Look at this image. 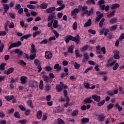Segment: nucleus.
<instances>
[{"label":"nucleus","mask_w":124,"mask_h":124,"mask_svg":"<svg viewBox=\"0 0 124 124\" xmlns=\"http://www.w3.org/2000/svg\"><path fill=\"white\" fill-rule=\"evenodd\" d=\"M70 40L79 43L80 42V37H79V35H77V37H74L71 35L67 36L65 39V42L66 44L69 42Z\"/></svg>","instance_id":"obj_1"},{"label":"nucleus","mask_w":124,"mask_h":124,"mask_svg":"<svg viewBox=\"0 0 124 124\" xmlns=\"http://www.w3.org/2000/svg\"><path fill=\"white\" fill-rule=\"evenodd\" d=\"M22 45V42L19 41L16 43H13L11 44L10 46H9L8 50H10V49L12 48H16V47H20Z\"/></svg>","instance_id":"obj_2"},{"label":"nucleus","mask_w":124,"mask_h":124,"mask_svg":"<svg viewBox=\"0 0 124 124\" xmlns=\"http://www.w3.org/2000/svg\"><path fill=\"white\" fill-rule=\"evenodd\" d=\"M99 32L100 35L104 34L105 36H107V34H108V32H109V30L107 28H104L100 30Z\"/></svg>","instance_id":"obj_3"},{"label":"nucleus","mask_w":124,"mask_h":124,"mask_svg":"<svg viewBox=\"0 0 124 124\" xmlns=\"http://www.w3.org/2000/svg\"><path fill=\"white\" fill-rule=\"evenodd\" d=\"M89 13V11L88 10V6H83L82 8V16H85L86 14H88Z\"/></svg>","instance_id":"obj_4"},{"label":"nucleus","mask_w":124,"mask_h":124,"mask_svg":"<svg viewBox=\"0 0 124 124\" xmlns=\"http://www.w3.org/2000/svg\"><path fill=\"white\" fill-rule=\"evenodd\" d=\"M52 57L53 55H52V53L50 51H46L45 58L46 60H50V59H52Z\"/></svg>","instance_id":"obj_5"},{"label":"nucleus","mask_w":124,"mask_h":124,"mask_svg":"<svg viewBox=\"0 0 124 124\" xmlns=\"http://www.w3.org/2000/svg\"><path fill=\"white\" fill-rule=\"evenodd\" d=\"M97 118L98 121L100 123H103L104 121H105V116L103 114H100L97 116Z\"/></svg>","instance_id":"obj_6"},{"label":"nucleus","mask_w":124,"mask_h":124,"mask_svg":"<svg viewBox=\"0 0 124 124\" xmlns=\"http://www.w3.org/2000/svg\"><path fill=\"white\" fill-rule=\"evenodd\" d=\"M90 59V56L89 55V53L87 52H85L83 54V58L82 59V62H86L88 61V60Z\"/></svg>","instance_id":"obj_7"},{"label":"nucleus","mask_w":124,"mask_h":124,"mask_svg":"<svg viewBox=\"0 0 124 124\" xmlns=\"http://www.w3.org/2000/svg\"><path fill=\"white\" fill-rule=\"evenodd\" d=\"M96 14L98 16L96 17L95 20L97 22H99L100 19L103 17V14L100 13L99 11H98L96 12Z\"/></svg>","instance_id":"obj_8"},{"label":"nucleus","mask_w":124,"mask_h":124,"mask_svg":"<svg viewBox=\"0 0 124 124\" xmlns=\"http://www.w3.org/2000/svg\"><path fill=\"white\" fill-rule=\"evenodd\" d=\"M29 85L31 86V88H34L35 87H36V86H38V83L37 81L31 80L30 81Z\"/></svg>","instance_id":"obj_9"},{"label":"nucleus","mask_w":124,"mask_h":124,"mask_svg":"<svg viewBox=\"0 0 124 124\" xmlns=\"http://www.w3.org/2000/svg\"><path fill=\"white\" fill-rule=\"evenodd\" d=\"M92 98L94 101H97L98 102L99 101H100V96L97 95V94H93L92 96Z\"/></svg>","instance_id":"obj_10"},{"label":"nucleus","mask_w":124,"mask_h":124,"mask_svg":"<svg viewBox=\"0 0 124 124\" xmlns=\"http://www.w3.org/2000/svg\"><path fill=\"white\" fill-rule=\"evenodd\" d=\"M114 63H116V61H112V59H109L107 63V66H113Z\"/></svg>","instance_id":"obj_11"},{"label":"nucleus","mask_w":124,"mask_h":124,"mask_svg":"<svg viewBox=\"0 0 124 124\" xmlns=\"http://www.w3.org/2000/svg\"><path fill=\"white\" fill-rule=\"evenodd\" d=\"M56 10V7H51L50 8H48L46 10V13L48 14L53 13V11H55Z\"/></svg>","instance_id":"obj_12"},{"label":"nucleus","mask_w":124,"mask_h":124,"mask_svg":"<svg viewBox=\"0 0 124 124\" xmlns=\"http://www.w3.org/2000/svg\"><path fill=\"white\" fill-rule=\"evenodd\" d=\"M118 90L115 89L113 91H108V92L107 93L108 95H109L110 96H112V95H114V94H117L118 93Z\"/></svg>","instance_id":"obj_13"},{"label":"nucleus","mask_w":124,"mask_h":124,"mask_svg":"<svg viewBox=\"0 0 124 124\" xmlns=\"http://www.w3.org/2000/svg\"><path fill=\"white\" fill-rule=\"evenodd\" d=\"M79 13V10L78 9H75L72 11L71 15L74 18H76V14Z\"/></svg>","instance_id":"obj_14"},{"label":"nucleus","mask_w":124,"mask_h":124,"mask_svg":"<svg viewBox=\"0 0 124 124\" xmlns=\"http://www.w3.org/2000/svg\"><path fill=\"white\" fill-rule=\"evenodd\" d=\"M43 78L44 81H45V82H46V83H51V82H52V80L51 79V78H50L46 76L43 75Z\"/></svg>","instance_id":"obj_15"},{"label":"nucleus","mask_w":124,"mask_h":124,"mask_svg":"<svg viewBox=\"0 0 124 124\" xmlns=\"http://www.w3.org/2000/svg\"><path fill=\"white\" fill-rule=\"evenodd\" d=\"M83 102H85V103H87L88 104H90L93 102V100L92 99V97H89L88 98H85Z\"/></svg>","instance_id":"obj_16"},{"label":"nucleus","mask_w":124,"mask_h":124,"mask_svg":"<svg viewBox=\"0 0 124 124\" xmlns=\"http://www.w3.org/2000/svg\"><path fill=\"white\" fill-rule=\"evenodd\" d=\"M31 54H35L36 53V48H35V46L34 44H32L31 46Z\"/></svg>","instance_id":"obj_17"},{"label":"nucleus","mask_w":124,"mask_h":124,"mask_svg":"<svg viewBox=\"0 0 124 124\" xmlns=\"http://www.w3.org/2000/svg\"><path fill=\"white\" fill-rule=\"evenodd\" d=\"M81 124H86L90 122V119L88 118H83L81 119Z\"/></svg>","instance_id":"obj_18"},{"label":"nucleus","mask_w":124,"mask_h":124,"mask_svg":"<svg viewBox=\"0 0 124 124\" xmlns=\"http://www.w3.org/2000/svg\"><path fill=\"white\" fill-rule=\"evenodd\" d=\"M14 71V69L12 67L10 68L7 71H6L4 72V74H6V75H9L11 73H12Z\"/></svg>","instance_id":"obj_19"},{"label":"nucleus","mask_w":124,"mask_h":124,"mask_svg":"<svg viewBox=\"0 0 124 124\" xmlns=\"http://www.w3.org/2000/svg\"><path fill=\"white\" fill-rule=\"evenodd\" d=\"M92 25V19L91 18H89L88 21L85 23L84 27L87 28V27H90Z\"/></svg>","instance_id":"obj_20"},{"label":"nucleus","mask_w":124,"mask_h":124,"mask_svg":"<svg viewBox=\"0 0 124 124\" xmlns=\"http://www.w3.org/2000/svg\"><path fill=\"white\" fill-rule=\"evenodd\" d=\"M40 7L41 9H46L48 7V3H43L41 4Z\"/></svg>","instance_id":"obj_21"},{"label":"nucleus","mask_w":124,"mask_h":124,"mask_svg":"<svg viewBox=\"0 0 124 124\" xmlns=\"http://www.w3.org/2000/svg\"><path fill=\"white\" fill-rule=\"evenodd\" d=\"M27 79L28 78L27 77H21L20 78L21 84H26Z\"/></svg>","instance_id":"obj_22"},{"label":"nucleus","mask_w":124,"mask_h":124,"mask_svg":"<svg viewBox=\"0 0 124 124\" xmlns=\"http://www.w3.org/2000/svg\"><path fill=\"white\" fill-rule=\"evenodd\" d=\"M114 58L116 60L120 59V52L119 51H114Z\"/></svg>","instance_id":"obj_23"},{"label":"nucleus","mask_w":124,"mask_h":124,"mask_svg":"<svg viewBox=\"0 0 124 124\" xmlns=\"http://www.w3.org/2000/svg\"><path fill=\"white\" fill-rule=\"evenodd\" d=\"M42 117V111L41 110H39L37 112V119L38 120H40Z\"/></svg>","instance_id":"obj_24"},{"label":"nucleus","mask_w":124,"mask_h":124,"mask_svg":"<svg viewBox=\"0 0 124 124\" xmlns=\"http://www.w3.org/2000/svg\"><path fill=\"white\" fill-rule=\"evenodd\" d=\"M54 68L55 69H57V71H60L62 69V66H60V64L59 63H56L54 66Z\"/></svg>","instance_id":"obj_25"},{"label":"nucleus","mask_w":124,"mask_h":124,"mask_svg":"<svg viewBox=\"0 0 124 124\" xmlns=\"http://www.w3.org/2000/svg\"><path fill=\"white\" fill-rule=\"evenodd\" d=\"M14 52H15L16 54H18L19 56L23 55V51L20 50V49H16L14 50Z\"/></svg>","instance_id":"obj_26"},{"label":"nucleus","mask_w":124,"mask_h":124,"mask_svg":"<svg viewBox=\"0 0 124 124\" xmlns=\"http://www.w3.org/2000/svg\"><path fill=\"white\" fill-rule=\"evenodd\" d=\"M75 54L77 58H82V57H83V55L80 54L78 50H76L75 51Z\"/></svg>","instance_id":"obj_27"},{"label":"nucleus","mask_w":124,"mask_h":124,"mask_svg":"<svg viewBox=\"0 0 124 124\" xmlns=\"http://www.w3.org/2000/svg\"><path fill=\"white\" fill-rule=\"evenodd\" d=\"M120 7V4L114 3L111 5V9H116Z\"/></svg>","instance_id":"obj_28"},{"label":"nucleus","mask_w":124,"mask_h":124,"mask_svg":"<svg viewBox=\"0 0 124 124\" xmlns=\"http://www.w3.org/2000/svg\"><path fill=\"white\" fill-rule=\"evenodd\" d=\"M54 16H55V12H52L49 14L48 18V21H51L52 18H53Z\"/></svg>","instance_id":"obj_29"},{"label":"nucleus","mask_w":124,"mask_h":124,"mask_svg":"<svg viewBox=\"0 0 124 124\" xmlns=\"http://www.w3.org/2000/svg\"><path fill=\"white\" fill-rule=\"evenodd\" d=\"M78 113H79V110L78 109H75L73 111V113L72 114V116H73L74 117H75L76 116H78Z\"/></svg>","instance_id":"obj_30"},{"label":"nucleus","mask_w":124,"mask_h":124,"mask_svg":"<svg viewBox=\"0 0 124 124\" xmlns=\"http://www.w3.org/2000/svg\"><path fill=\"white\" fill-rule=\"evenodd\" d=\"M5 98L8 101H10V100L14 98V96H13V95L6 96L5 97Z\"/></svg>","instance_id":"obj_31"},{"label":"nucleus","mask_w":124,"mask_h":124,"mask_svg":"<svg viewBox=\"0 0 124 124\" xmlns=\"http://www.w3.org/2000/svg\"><path fill=\"white\" fill-rule=\"evenodd\" d=\"M53 28H54V29H57V28H59V24H58V20H55L54 21Z\"/></svg>","instance_id":"obj_32"},{"label":"nucleus","mask_w":124,"mask_h":124,"mask_svg":"<svg viewBox=\"0 0 124 124\" xmlns=\"http://www.w3.org/2000/svg\"><path fill=\"white\" fill-rule=\"evenodd\" d=\"M64 7H65V4H63L61 5V6L56 8V10L57 11H61V10H62Z\"/></svg>","instance_id":"obj_33"},{"label":"nucleus","mask_w":124,"mask_h":124,"mask_svg":"<svg viewBox=\"0 0 124 124\" xmlns=\"http://www.w3.org/2000/svg\"><path fill=\"white\" fill-rule=\"evenodd\" d=\"M41 33V31H37L33 33V37H35L38 34Z\"/></svg>","instance_id":"obj_34"},{"label":"nucleus","mask_w":124,"mask_h":124,"mask_svg":"<svg viewBox=\"0 0 124 124\" xmlns=\"http://www.w3.org/2000/svg\"><path fill=\"white\" fill-rule=\"evenodd\" d=\"M115 12L116 11H115L110 12L109 14L107 15V17H108V18H111V17H112V16H114V15H115Z\"/></svg>","instance_id":"obj_35"},{"label":"nucleus","mask_w":124,"mask_h":124,"mask_svg":"<svg viewBox=\"0 0 124 124\" xmlns=\"http://www.w3.org/2000/svg\"><path fill=\"white\" fill-rule=\"evenodd\" d=\"M119 67V63L116 62L114 63V66L112 67L113 70H117Z\"/></svg>","instance_id":"obj_36"},{"label":"nucleus","mask_w":124,"mask_h":124,"mask_svg":"<svg viewBox=\"0 0 124 124\" xmlns=\"http://www.w3.org/2000/svg\"><path fill=\"white\" fill-rule=\"evenodd\" d=\"M28 8H29V9H35L36 8V7L33 5L31 4H28L27 5Z\"/></svg>","instance_id":"obj_37"},{"label":"nucleus","mask_w":124,"mask_h":124,"mask_svg":"<svg viewBox=\"0 0 124 124\" xmlns=\"http://www.w3.org/2000/svg\"><path fill=\"white\" fill-rule=\"evenodd\" d=\"M56 90L58 92H62V87L60 85L56 86Z\"/></svg>","instance_id":"obj_38"},{"label":"nucleus","mask_w":124,"mask_h":124,"mask_svg":"<svg viewBox=\"0 0 124 124\" xmlns=\"http://www.w3.org/2000/svg\"><path fill=\"white\" fill-rule=\"evenodd\" d=\"M50 90H51V86L46 84L45 86V91L46 92H49V91H50Z\"/></svg>","instance_id":"obj_39"},{"label":"nucleus","mask_w":124,"mask_h":124,"mask_svg":"<svg viewBox=\"0 0 124 124\" xmlns=\"http://www.w3.org/2000/svg\"><path fill=\"white\" fill-rule=\"evenodd\" d=\"M109 22L111 24H114V23H117V18L114 17L113 18H112L109 20Z\"/></svg>","instance_id":"obj_40"},{"label":"nucleus","mask_w":124,"mask_h":124,"mask_svg":"<svg viewBox=\"0 0 124 124\" xmlns=\"http://www.w3.org/2000/svg\"><path fill=\"white\" fill-rule=\"evenodd\" d=\"M93 10H94L93 7L91 8L90 11L88 12V16H91V15H92V14H93Z\"/></svg>","instance_id":"obj_41"},{"label":"nucleus","mask_w":124,"mask_h":124,"mask_svg":"<svg viewBox=\"0 0 124 124\" xmlns=\"http://www.w3.org/2000/svg\"><path fill=\"white\" fill-rule=\"evenodd\" d=\"M115 106H116V108H118V111L119 112H121V111H122V110H123V108L122 107L120 106V105H119L118 104H116Z\"/></svg>","instance_id":"obj_42"},{"label":"nucleus","mask_w":124,"mask_h":124,"mask_svg":"<svg viewBox=\"0 0 124 124\" xmlns=\"http://www.w3.org/2000/svg\"><path fill=\"white\" fill-rule=\"evenodd\" d=\"M36 56V53H33V54L30 55V59H31V60H34V59H35Z\"/></svg>","instance_id":"obj_43"},{"label":"nucleus","mask_w":124,"mask_h":124,"mask_svg":"<svg viewBox=\"0 0 124 124\" xmlns=\"http://www.w3.org/2000/svg\"><path fill=\"white\" fill-rule=\"evenodd\" d=\"M6 65V63H2L0 65V70H3L4 69V67Z\"/></svg>","instance_id":"obj_44"},{"label":"nucleus","mask_w":124,"mask_h":124,"mask_svg":"<svg viewBox=\"0 0 124 124\" xmlns=\"http://www.w3.org/2000/svg\"><path fill=\"white\" fill-rule=\"evenodd\" d=\"M104 103H105V100H103L101 102H98L97 103V105H98V106L101 107V106H102V105H103V104H104Z\"/></svg>","instance_id":"obj_45"},{"label":"nucleus","mask_w":124,"mask_h":124,"mask_svg":"<svg viewBox=\"0 0 124 124\" xmlns=\"http://www.w3.org/2000/svg\"><path fill=\"white\" fill-rule=\"evenodd\" d=\"M87 49H88V46H84L80 48V51H81V52H84V51H86Z\"/></svg>","instance_id":"obj_46"},{"label":"nucleus","mask_w":124,"mask_h":124,"mask_svg":"<svg viewBox=\"0 0 124 124\" xmlns=\"http://www.w3.org/2000/svg\"><path fill=\"white\" fill-rule=\"evenodd\" d=\"M88 32L91 33L92 34H95L96 33V31L95 30H93L92 29H90L88 30Z\"/></svg>","instance_id":"obj_47"},{"label":"nucleus","mask_w":124,"mask_h":124,"mask_svg":"<svg viewBox=\"0 0 124 124\" xmlns=\"http://www.w3.org/2000/svg\"><path fill=\"white\" fill-rule=\"evenodd\" d=\"M57 121L58 122V124H64V122L61 118H58Z\"/></svg>","instance_id":"obj_48"},{"label":"nucleus","mask_w":124,"mask_h":124,"mask_svg":"<svg viewBox=\"0 0 124 124\" xmlns=\"http://www.w3.org/2000/svg\"><path fill=\"white\" fill-rule=\"evenodd\" d=\"M74 66H75V68H76V69H78V68H79V67H80V64H78V63H77V62H75L74 63Z\"/></svg>","instance_id":"obj_49"},{"label":"nucleus","mask_w":124,"mask_h":124,"mask_svg":"<svg viewBox=\"0 0 124 124\" xmlns=\"http://www.w3.org/2000/svg\"><path fill=\"white\" fill-rule=\"evenodd\" d=\"M84 85L86 89H90V83L85 82L84 83Z\"/></svg>","instance_id":"obj_50"},{"label":"nucleus","mask_w":124,"mask_h":124,"mask_svg":"<svg viewBox=\"0 0 124 124\" xmlns=\"http://www.w3.org/2000/svg\"><path fill=\"white\" fill-rule=\"evenodd\" d=\"M44 87H43V81L42 80H40V83H39V89H40V90H42V89H43Z\"/></svg>","instance_id":"obj_51"},{"label":"nucleus","mask_w":124,"mask_h":124,"mask_svg":"<svg viewBox=\"0 0 124 124\" xmlns=\"http://www.w3.org/2000/svg\"><path fill=\"white\" fill-rule=\"evenodd\" d=\"M105 19L104 18H102L99 23V26L101 28L103 26V23H104Z\"/></svg>","instance_id":"obj_52"},{"label":"nucleus","mask_w":124,"mask_h":124,"mask_svg":"<svg viewBox=\"0 0 124 124\" xmlns=\"http://www.w3.org/2000/svg\"><path fill=\"white\" fill-rule=\"evenodd\" d=\"M5 35H6V31H0V36H5Z\"/></svg>","instance_id":"obj_53"},{"label":"nucleus","mask_w":124,"mask_h":124,"mask_svg":"<svg viewBox=\"0 0 124 124\" xmlns=\"http://www.w3.org/2000/svg\"><path fill=\"white\" fill-rule=\"evenodd\" d=\"M113 107H114V104H109L108 106V110H110L111 109H112V108H113Z\"/></svg>","instance_id":"obj_54"},{"label":"nucleus","mask_w":124,"mask_h":124,"mask_svg":"<svg viewBox=\"0 0 124 124\" xmlns=\"http://www.w3.org/2000/svg\"><path fill=\"white\" fill-rule=\"evenodd\" d=\"M27 104L31 108H33V106H32V102H31V101H27Z\"/></svg>","instance_id":"obj_55"},{"label":"nucleus","mask_w":124,"mask_h":124,"mask_svg":"<svg viewBox=\"0 0 124 124\" xmlns=\"http://www.w3.org/2000/svg\"><path fill=\"white\" fill-rule=\"evenodd\" d=\"M68 52L69 53H71V54H72V53H73V46H71L69 47Z\"/></svg>","instance_id":"obj_56"},{"label":"nucleus","mask_w":124,"mask_h":124,"mask_svg":"<svg viewBox=\"0 0 124 124\" xmlns=\"http://www.w3.org/2000/svg\"><path fill=\"white\" fill-rule=\"evenodd\" d=\"M18 122L19 123V124H27V120H21L18 121Z\"/></svg>","instance_id":"obj_57"},{"label":"nucleus","mask_w":124,"mask_h":124,"mask_svg":"<svg viewBox=\"0 0 124 124\" xmlns=\"http://www.w3.org/2000/svg\"><path fill=\"white\" fill-rule=\"evenodd\" d=\"M4 9L5 11H8V9H9V5L6 4L4 5Z\"/></svg>","instance_id":"obj_58"},{"label":"nucleus","mask_w":124,"mask_h":124,"mask_svg":"<svg viewBox=\"0 0 124 124\" xmlns=\"http://www.w3.org/2000/svg\"><path fill=\"white\" fill-rule=\"evenodd\" d=\"M19 108L21 111H26V108H24V106L20 105L19 106Z\"/></svg>","instance_id":"obj_59"},{"label":"nucleus","mask_w":124,"mask_h":124,"mask_svg":"<svg viewBox=\"0 0 124 124\" xmlns=\"http://www.w3.org/2000/svg\"><path fill=\"white\" fill-rule=\"evenodd\" d=\"M31 35L27 34V35H24L22 37H23L24 39H28V38H29V37H31Z\"/></svg>","instance_id":"obj_60"},{"label":"nucleus","mask_w":124,"mask_h":124,"mask_svg":"<svg viewBox=\"0 0 124 124\" xmlns=\"http://www.w3.org/2000/svg\"><path fill=\"white\" fill-rule=\"evenodd\" d=\"M14 116L16 118H20V114H19V112H16L14 114Z\"/></svg>","instance_id":"obj_61"},{"label":"nucleus","mask_w":124,"mask_h":124,"mask_svg":"<svg viewBox=\"0 0 124 124\" xmlns=\"http://www.w3.org/2000/svg\"><path fill=\"white\" fill-rule=\"evenodd\" d=\"M73 27L74 30H77V22H75L73 24Z\"/></svg>","instance_id":"obj_62"},{"label":"nucleus","mask_w":124,"mask_h":124,"mask_svg":"<svg viewBox=\"0 0 124 124\" xmlns=\"http://www.w3.org/2000/svg\"><path fill=\"white\" fill-rule=\"evenodd\" d=\"M45 69L46 71H51V70H52V67L50 66H48L45 67Z\"/></svg>","instance_id":"obj_63"},{"label":"nucleus","mask_w":124,"mask_h":124,"mask_svg":"<svg viewBox=\"0 0 124 124\" xmlns=\"http://www.w3.org/2000/svg\"><path fill=\"white\" fill-rule=\"evenodd\" d=\"M124 39V34L123 33L121 34V35L119 37V41H122V40H123V39Z\"/></svg>","instance_id":"obj_64"}]
</instances>
